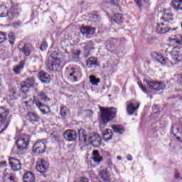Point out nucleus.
<instances>
[{
  "mask_svg": "<svg viewBox=\"0 0 182 182\" xmlns=\"http://www.w3.org/2000/svg\"><path fill=\"white\" fill-rule=\"evenodd\" d=\"M63 136L67 141H75L77 139V132L75 130L68 129L63 133Z\"/></svg>",
  "mask_w": 182,
  "mask_h": 182,
  "instance_id": "11",
  "label": "nucleus"
},
{
  "mask_svg": "<svg viewBox=\"0 0 182 182\" xmlns=\"http://www.w3.org/2000/svg\"><path fill=\"white\" fill-rule=\"evenodd\" d=\"M136 3V5L139 6V9H141L143 8V6L141 5L142 1L141 0H134Z\"/></svg>",
  "mask_w": 182,
  "mask_h": 182,
  "instance_id": "44",
  "label": "nucleus"
},
{
  "mask_svg": "<svg viewBox=\"0 0 182 182\" xmlns=\"http://www.w3.org/2000/svg\"><path fill=\"white\" fill-rule=\"evenodd\" d=\"M154 107L155 108V109H159L160 107H159V105H154Z\"/></svg>",
  "mask_w": 182,
  "mask_h": 182,
  "instance_id": "56",
  "label": "nucleus"
},
{
  "mask_svg": "<svg viewBox=\"0 0 182 182\" xmlns=\"http://www.w3.org/2000/svg\"><path fill=\"white\" fill-rule=\"evenodd\" d=\"M38 99L36 98V96H33V100H32V98H30L29 96L23 95L22 98L23 105H25L26 107H31V106L35 105V106L39 109L43 114H46L48 112H50V108H49V107L41 102H44V103H46L47 102H50V98L48 97L46 92L43 91L38 92Z\"/></svg>",
  "mask_w": 182,
  "mask_h": 182,
  "instance_id": "1",
  "label": "nucleus"
},
{
  "mask_svg": "<svg viewBox=\"0 0 182 182\" xmlns=\"http://www.w3.org/2000/svg\"><path fill=\"white\" fill-rule=\"evenodd\" d=\"M9 163L13 171H19L22 168L21 161L15 158H9Z\"/></svg>",
  "mask_w": 182,
  "mask_h": 182,
  "instance_id": "14",
  "label": "nucleus"
},
{
  "mask_svg": "<svg viewBox=\"0 0 182 182\" xmlns=\"http://www.w3.org/2000/svg\"><path fill=\"white\" fill-rule=\"evenodd\" d=\"M80 53H82V51H80V50H73V58L74 59H79V56H80Z\"/></svg>",
  "mask_w": 182,
  "mask_h": 182,
  "instance_id": "39",
  "label": "nucleus"
},
{
  "mask_svg": "<svg viewBox=\"0 0 182 182\" xmlns=\"http://www.w3.org/2000/svg\"><path fill=\"white\" fill-rule=\"evenodd\" d=\"M4 130V129H2V130L0 131V133H2V131Z\"/></svg>",
  "mask_w": 182,
  "mask_h": 182,
  "instance_id": "61",
  "label": "nucleus"
},
{
  "mask_svg": "<svg viewBox=\"0 0 182 182\" xmlns=\"http://www.w3.org/2000/svg\"><path fill=\"white\" fill-rule=\"evenodd\" d=\"M102 134L105 141H109L113 137V132L111 129H105Z\"/></svg>",
  "mask_w": 182,
  "mask_h": 182,
  "instance_id": "28",
  "label": "nucleus"
},
{
  "mask_svg": "<svg viewBox=\"0 0 182 182\" xmlns=\"http://www.w3.org/2000/svg\"><path fill=\"white\" fill-rule=\"evenodd\" d=\"M8 96H9L11 100H15L16 99V92L14 90H10L8 92Z\"/></svg>",
  "mask_w": 182,
  "mask_h": 182,
  "instance_id": "36",
  "label": "nucleus"
},
{
  "mask_svg": "<svg viewBox=\"0 0 182 182\" xmlns=\"http://www.w3.org/2000/svg\"><path fill=\"white\" fill-rule=\"evenodd\" d=\"M144 2H149V0H144Z\"/></svg>",
  "mask_w": 182,
  "mask_h": 182,
  "instance_id": "60",
  "label": "nucleus"
},
{
  "mask_svg": "<svg viewBox=\"0 0 182 182\" xmlns=\"http://www.w3.org/2000/svg\"><path fill=\"white\" fill-rule=\"evenodd\" d=\"M118 160H122V157L117 156Z\"/></svg>",
  "mask_w": 182,
  "mask_h": 182,
  "instance_id": "59",
  "label": "nucleus"
},
{
  "mask_svg": "<svg viewBox=\"0 0 182 182\" xmlns=\"http://www.w3.org/2000/svg\"><path fill=\"white\" fill-rule=\"evenodd\" d=\"M89 143L93 147H100L102 146V138L99 134H92L88 138Z\"/></svg>",
  "mask_w": 182,
  "mask_h": 182,
  "instance_id": "10",
  "label": "nucleus"
},
{
  "mask_svg": "<svg viewBox=\"0 0 182 182\" xmlns=\"http://www.w3.org/2000/svg\"><path fill=\"white\" fill-rule=\"evenodd\" d=\"M33 48V47L32 46V45L29 43L23 44V46L21 44L18 45V49L20 52H22L23 53H24L25 56H29L31 53H32Z\"/></svg>",
  "mask_w": 182,
  "mask_h": 182,
  "instance_id": "16",
  "label": "nucleus"
},
{
  "mask_svg": "<svg viewBox=\"0 0 182 182\" xmlns=\"http://www.w3.org/2000/svg\"><path fill=\"white\" fill-rule=\"evenodd\" d=\"M8 114H9L8 109L4 107H0V123L4 124V123L6 122Z\"/></svg>",
  "mask_w": 182,
  "mask_h": 182,
  "instance_id": "19",
  "label": "nucleus"
},
{
  "mask_svg": "<svg viewBox=\"0 0 182 182\" xmlns=\"http://www.w3.org/2000/svg\"><path fill=\"white\" fill-rule=\"evenodd\" d=\"M111 46H113V48L114 49V46L116 45V43H110Z\"/></svg>",
  "mask_w": 182,
  "mask_h": 182,
  "instance_id": "57",
  "label": "nucleus"
},
{
  "mask_svg": "<svg viewBox=\"0 0 182 182\" xmlns=\"http://www.w3.org/2000/svg\"><path fill=\"white\" fill-rule=\"evenodd\" d=\"M19 15V13L14 9H11L10 11H8L6 6H0V18H5L8 16L10 21H12L14 18H16Z\"/></svg>",
  "mask_w": 182,
  "mask_h": 182,
  "instance_id": "5",
  "label": "nucleus"
},
{
  "mask_svg": "<svg viewBox=\"0 0 182 182\" xmlns=\"http://www.w3.org/2000/svg\"><path fill=\"white\" fill-rule=\"evenodd\" d=\"M27 120L31 122V123H36L41 120V117L36 112H29L26 116Z\"/></svg>",
  "mask_w": 182,
  "mask_h": 182,
  "instance_id": "18",
  "label": "nucleus"
},
{
  "mask_svg": "<svg viewBox=\"0 0 182 182\" xmlns=\"http://www.w3.org/2000/svg\"><path fill=\"white\" fill-rule=\"evenodd\" d=\"M1 164H4L5 166V164H6V161L1 162Z\"/></svg>",
  "mask_w": 182,
  "mask_h": 182,
  "instance_id": "58",
  "label": "nucleus"
},
{
  "mask_svg": "<svg viewBox=\"0 0 182 182\" xmlns=\"http://www.w3.org/2000/svg\"><path fill=\"white\" fill-rule=\"evenodd\" d=\"M25 63H23V61H21L20 63L18 65H16L13 70L14 73H16V75H18V73H21V70L23 69Z\"/></svg>",
  "mask_w": 182,
  "mask_h": 182,
  "instance_id": "32",
  "label": "nucleus"
},
{
  "mask_svg": "<svg viewBox=\"0 0 182 182\" xmlns=\"http://www.w3.org/2000/svg\"><path fill=\"white\" fill-rule=\"evenodd\" d=\"M116 1H117V0H112V1H111V4H112V5H117V4H116Z\"/></svg>",
  "mask_w": 182,
  "mask_h": 182,
  "instance_id": "53",
  "label": "nucleus"
},
{
  "mask_svg": "<svg viewBox=\"0 0 182 182\" xmlns=\"http://www.w3.org/2000/svg\"><path fill=\"white\" fill-rule=\"evenodd\" d=\"M73 80H74V82H77V76L74 75L73 76Z\"/></svg>",
  "mask_w": 182,
  "mask_h": 182,
  "instance_id": "52",
  "label": "nucleus"
},
{
  "mask_svg": "<svg viewBox=\"0 0 182 182\" xmlns=\"http://www.w3.org/2000/svg\"><path fill=\"white\" fill-rule=\"evenodd\" d=\"M33 86H35V77H31L21 83V90L24 95H26V93H28L29 89Z\"/></svg>",
  "mask_w": 182,
  "mask_h": 182,
  "instance_id": "7",
  "label": "nucleus"
},
{
  "mask_svg": "<svg viewBox=\"0 0 182 182\" xmlns=\"http://www.w3.org/2000/svg\"><path fill=\"white\" fill-rule=\"evenodd\" d=\"M110 43H117V40H116V38H111L106 42V48L107 50H113V49H114L113 46H111Z\"/></svg>",
  "mask_w": 182,
  "mask_h": 182,
  "instance_id": "29",
  "label": "nucleus"
},
{
  "mask_svg": "<svg viewBox=\"0 0 182 182\" xmlns=\"http://www.w3.org/2000/svg\"><path fill=\"white\" fill-rule=\"evenodd\" d=\"M112 21L117 25H120V26H122V25H123V22H124V16L122 14H116L114 15Z\"/></svg>",
  "mask_w": 182,
  "mask_h": 182,
  "instance_id": "22",
  "label": "nucleus"
},
{
  "mask_svg": "<svg viewBox=\"0 0 182 182\" xmlns=\"http://www.w3.org/2000/svg\"><path fill=\"white\" fill-rule=\"evenodd\" d=\"M48 63H47V68L50 72H56L60 68V62L59 60L53 57L49 58Z\"/></svg>",
  "mask_w": 182,
  "mask_h": 182,
  "instance_id": "9",
  "label": "nucleus"
},
{
  "mask_svg": "<svg viewBox=\"0 0 182 182\" xmlns=\"http://www.w3.org/2000/svg\"><path fill=\"white\" fill-rule=\"evenodd\" d=\"M112 128L113 129L114 133H119V134H122V133H124V127L120 125H113Z\"/></svg>",
  "mask_w": 182,
  "mask_h": 182,
  "instance_id": "31",
  "label": "nucleus"
},
{
  "mask_svg": "<svg viewBox=\"0 0 182 182\" xmlns=\"http://www.w3.org/2000/svg\"><path fill=\"white\" fill-rule=\"evenodd\" d=\"M5 41H6V34L0 31V43H3Z\"/></svg>",
  "mask_w": 182,
  "mask_h": 182,
  "instance_id": "41",
  "label": "nucleus"
},
{
  "mask_svg": "<svg viewBox=\"0 0 182 182\" xmlns=\"http://www.w3.org/2000/svg\"><path fill=\"white\" fill-rule=\"evenodd\" d=\"M9 42L11 45L15 43V33L11 32L9 33Z\"/></svg>",
  "mask_w": 182,
  "mask_h": 182,
  "instance_id": "37",
  "label": "nucleus"
},
{
  "mask_svg": "<svg viewBox=\"0 0 182 182\" xmlns=\"http://www.w3.org/2000/svg\"><path fill=\"white\" fill-rule=\"evenodd\" d=\"M171 132L172 134L176 136V134H177V133H180V127H178V126H177V124H174L172 126Z\"/></svg>",
  "mask_w": 182,
  "mask_h": 182,
  "instance_id": "38",
  "label": "nucleus"
},
{
  "mask_svg": "<svg viewBox=\"0 0 182 182\" xmlns=\"http://www.w3.org/2000/svg\"><path fill=\"white\" fill-rule=\"evenodd\" d=\"M156 60L158 62L161 63V65H166V63H167V62L168 61V59H166L163 55L159 54L156 56Z\"/></svg>",
  "mask_w": 182,
  "mask_h": 182,
  "instance_id": "35",
  "label": "nucleus"
},
{
  "mask_svg": "<svg viewBox=\"0 0 182 182\" xmlns=\"http://www.w3.org/2000/svg\"><path fill=\"white\" fill-rule=\"evenodd\" d=\"M29 141H31V136L29 135L23 136L16 142L17 149L21 151L26 150V149H28V146H29Z\"/></svg>",
  "mask_w": 182,
  "mask_h": 182,
  "instance_id": "6",
  "label": "nucleus"
},
{
  "mask_svg": "<svg viewBox=\"0 0 182 182\" xmlns=\"http://www.w3.org/2000/svg\"><path fill=\"white\" fill-rule=\"evenodd\" d=\"M4 182H18L16 177L11 173H6L3 176Z\"/></svg>",
  "mask_w": 182,
  "mask_h": 182,
  "instance_id": "26",
  "label": "nucleus"
},
{
  "mask_svg": "<svg viewBox=\"0 0 182 182\" xmlns=\"http://www.w3.org/2000/svg\"><path fill=\"white\" fill-rule=\"evenodd\" d=\"M100 177L102 180V181H105V182L110 181V178H109V176L107 175V172L106 171H102L100 172Z\"/></svg>",
  "mask_w": 182,
  "mask_h": 182,
  "instance_id": "33",
  "label": "nucleus"
},
{
  "mask_svg": "<svg viewBox=\"0 0 182 182\" xmlns=\"http://www.w3.org/2000/svg\"><path fill=\"white\" fill-rule=\"evenodd\" d=\"M176 140L178 141H181V138H180V136H176Z\"/></svg>",
  "mask_w": 182,
  "mask_h": 182,
  "instance_id": "55",
  "label": "nucleus"
},
{
  "mask_svg": "<svg viewBox=\"0 0 182 182\" xmlns=\"http://www.w3.org/2000/svg\"><path fill=\"white\" fill-rule=\"evenodd\" d=\"M163 16L161 19L164 21V23H157L156 25V33H167L171 29V22H173V15L171 12L168 10H164L163 11Z\"/></svg>",
  "mask_w": 182,
  "mask_h": 182,
  "instance_id": "3",
  "label": "nucleus"
},
{
  "mask_svg": "<svg viewBox=\"0 0 182 182\" xmlns=\"http://www.w3.org/2000/svg\"><path fill=\"white\" fill-rule=\"evenodd\" d=\"M138 85H139L140 89L142 90V92H144V93H146V95H148L149 92H147V89H146V87H144V86H143V84L138 82Z\"/></svg>",
  "mask_w": 182,
  "mask_h": 182,
  "instance_id": "43",
  "label": "nucleus"
},
{
  "mask_svg": "<svg viewBox=\"0 0 182 182\" xmlns=\"http://www.w3.org/2000/svg\"><path fill=\"white\" fill-rule=\"evenodd\" d=\"M116 113L117 110L114 107L100 109V129L101 130H103L107 126V123L116 117Z\"/></svg>",
  "mask_w": 182,
  "mask_h": 182,
  "instance_id": "2",
  "label": "nucleus"
},
{
  "mask_svg": "<svg viewBox=\"0 0 182 182\" xmlns=\"http://www.w3.org/2000/svg\"><path fill=\"white\" fill-rule=\"evenodd\" d=\"M140 107V102H136L135 100H130L127 102V113L129 116L134 114V112Z\"/></svg>",
  "mask_w": 182,
  "mask_h": 182,
  "instance_id": "8",
  "label": "nucleus"
},
{
  "mask_svg": "<svg viewBox=\"0 0 182 182\" xmlns=\"http://www.w3.org/2000/svg\"><path fill=\"white\" fill-rule=\"evenodd\" d=\"M80 32L83 35V36H85V38L90 39V38L93 36L95 30L93 28L85 26L80 28Z\"/></svg>",
  "mask_w": 182,
  "mask_h": 182,
  "instance_id": "17",
  "label": "nucleus"
},
{
  "mask_svg": "<svg viewBox=\"0 0 182 182\" xmlns=\"http://www.w3.org/2000/svg\"><path fill=\"white\" fill-rule=\"evenodd\" d=\"M90 82L92 83V86H97V85L100 82V79L96 78L95 75H91L90 77Z\"/></svg>",
  "mask_w": 182,
  "mask_h": 182,
  "instance_id": "34",
  "label": "nucleus"
},
{
  "mask_svg": "<svg viewBox=\"0 0 182 182\" xmlns=\"http://www.w3.org/2000/svg\"><path fill=\"white\" fill-rule=\"evenodd\" d=\"M84 49L86 51L90 52V50H93L95 49V44L92 41H88L85 43Z\"/></svg>",
  "mask_w": 182,
  "mask_h": 182,
  "instance_id": "30",
  "label": "nucleus"
},
{
  "mask_svg": "<svg viewBox=\"0 0 182 182\" xmlns=\"http://www.w3.org/2000/svg\"><path fill=\"white\" fill-rule=\"evenodd\" d=\"M86 65L87 68H90L99 66V64L97 63V58L95 57H90L87 60Z\"/></svg>",
  "mask_w": 182,
  "mask_h": 182,
  "instance_id": "24",
  "label": "nucleus"
},
{
  "mask_svg": "<svg viewBox=\"0 0 182 182\" xmlns=\"http://www.w3.org/2000/svg\"><path fill=\"white\" fill-rule=\"evenodd\" d=\"M144 82L146 83L149 89L151 90H154V92H159L160 90H164L166 89V84L163 81H154V80H144Z\"/></svg>",
  "mask_w": 182,
  "mask_h": 182,
  "instance_id": "4",
  "label": "nucleus"
},
{
  "mask_svg": "<svg viewBox=\"0 0 182 182\" xmlns=\"http://www.w3.org/2000/svg\"><path fill=\"white\" fill-rule=\"evenodd\" d=\"M171 6L175 11H182V0H172Z\"/></svg>",
  "mask_w": 182,
  "mask_h": 182,
  "instance_id": "27",
  "label": "nucleus"
},
{
  "mask_svg": "<svg viewBox=\"0 0 182 182\" xmlns=\"http://www.w3.org/2000/svg\"><path fill=\"white\" fill-rule=\"evenodd\" d=\"M39 79L42 83H50V81L52 80L50 75H49V74L45 71L40 72Z\"/></svg>",
  "mask_w": 182,
  "mask_h": 182,
  "instance_id": "21",
  "label": "nucleus"
},
{
  "mask_svg": "<svg viewBox=\"0 0 182 182\" xmlns=\"http://www.w3.org/2000/svg\"><path fill=\"white\" fill-rule=\"evenodd\" d=\"M53 140L54 141H58L59 140V136L58 135H54V136H53Z\"/></svg>",
  "mask_w": 182,
  "mask_h": 182,
  "instance_id": "48",
  "label": "nucleus"
},
{
  "mask_svg": "<svg viewBox=\"0 0 182 182\" xmlns=\"http://www.w3.org/2000/svg\"><path fill=\"white\" fill-rule=\"evenodd\" d=\"M78 138L80 141H83V143H86L87 141V134H86V131L83 129H80L78 130Z\"/></svg>",
  "mask_w": 182,
  "mask_h": 182,
  "instance_id": "25",
  "label": "nucleus"
},
{
  "mask_svg": "<svg viewBox=\"0 0 182 182\" xmlns=\"http://www.w3.org/2000/svg\"><path fill=\"white\" fill-rule=\"evenodd\" d=\"M174 177L175 178H178L180 177V173L178 171H175Z\"/></svg>",
  "mask_w": 182,
  "mask_h": 182,
  "instance_id": "50",
  "label": "nucleus"
},
{
  "mask_svg": "<svg viewBox=\"0 0 182 182\" xmlns=\"http://www.w3.org/2000/svg\"><path fill=\"white\" fill-rule=\"evenodd\" d=\"M176 43H178V45H182V36H179V38L175 40Z\"/></svg>",
  "mask_w": 182,
  "mask_h": 182,
  "instance_id": "45",
  "label": "nucleus"
},
{
  "mask_svg": "<svg viewBox=\"0 0 182 182\" xmlns=\"http://www.w3.org/2000/svg\"><path fill=\"white\" fill-rule=\"evenodd\" d=\"M75 73H76V72L73 71L71 73H70V77L75 76Z\"/></svg>",
  "mask_w": 182,
  "mask_h": 182,
  "instance_id": "54",
  "label": "nucleus"
},
{
  "mask_svg": "<svg viewBox=\"0 0 182 182\" xmlns=\"http://www.w3.org/2000/svg\"><path fill=\"white\" fill-rule=\"evenodd\" d=\"M174 29H176V28H173L172 31H174Z\"/></svg>",
  "mask_w": 182,
  "mask_h": 182,
  "instance_id": "62",
  "label": "nucleus"
},
{
  "mask_svg": "<svg viewBox=\"0 0 182 182\" xmlns=\"http://www.w3.org/2000/svg\"><path fill=\"white\" fill-rule=\"evenodd\" d=\"M36 168L39 173H46V171H48V168H49V164H48L45 160L41 159L37 162Z\"/></svg>",
  "mask_w": 182,
  "mask_h": 182,
  "instance_id": "12",
  "label": "nucleus"
},
{
  "mask_svg": "<svg viewBox=\"0 0 182 182\" xmlns=\"http://www.w3.org/2000/svg\"><path fill=\"white\" fill-rule=\"evenodd\" d=\"M46 150V145L43 141L36 142L33 147V153H38V154H42L45 153Z\"/></svg>",
  "mask_w": 182,
  "mask_h": 182,
  "instance_id": "13",
  "label": "nucleus"
},
{
  "mask_svg": "<svg viewBox=\"0 0 182 182\" xmlns=\"http://www.w3.org/2000/svg\"><path fill=\"white\" fill-rule=\"evenodd\" d=\"M178 83L182 86V75H178Z\"/></svg>",
  "mask_w": 182,
  "mask_h": 182,
  "instance_id": "46",
  "label": "nucleus"
},
{
  "mask_svg": "<svg viewBox=\"0 0 182 182\" xmlns=\"http://www.w3.org/2000/svg\"><path fill=\"white\" fill-rule=\"evenodd\" d=\"M23 182H35V174H33V173L31 171L26 172L23 176Z\"/></svg>",
  "mask_w": 182,
  "mask_h": 182,
  "instance_id": "23",
  "label": "nucleus"
},
{
  "mask_svg": "<svg viewBox=\"0 0 182 182\" xmlns=\"http://www.w3.org/2000/svg\"><path fill=\"white\" fill-rule=\"evenodd\" d=\"M80 182H88L87 178H81Z\"/></svg>",
  "mask_w": 182,
  "mask_h": 182,
  "instance_id": "51",
  "label": "nucleus"
},
{
  "mask_svg": "<svg viewBox=\"0 0 182 182\" xmlns=\"http://www.w3.org/2000/svg\"><path fill=\"white\" fill-rule=\"evenodd\" d=\"M13 26H14V28H19L21 26V23H19V22H14L13 23Z\"/></svg>",
  "mask_w": 182,
  "mask_h": 182,
  "instance_id": "47",
  "label": "nucleus"
},
{
  "mask_svg": "<svg viewBox=\"0 0 182 182\" xmlns=\"http://www.w3.org/2000/svg\"><path fill=\"white\" fill-rule=\"evenodd\" d=\"M47 48H48V43H46V41H43L40 47V50L43 52L47 49Z\"/></svg>",
  "mask_w": 182,
  "mask_h": 182,
  "instance_id": "42",
  "label": "nucleus"
},
{
  "mask_svg": "<svg viewBox=\"0 0 182 182\" xmlns=\"http://www.w3.org/2000/svg\"><path fill=\"white\" fill-rule=\"evenodd\" d=\"M60 113L62 117H66V115L68 114V107H61Z\"/></svg>",
  "mask_w": 182,
  "mask_h": 182,
  "instance_id": "40",
  "label": "nucleus"
},
{
  "mask_svg": "<svg viewBox=\"0 0 182 182\" xmlns=\"http://www.w3.org/2000/svg\"><path fill=\"white\" fill-rule=\"evenodd\" d=\"M127 160H128L129 161H132V160H133V158L132 157V155L128 154L127 156Z\"/></svg>",
  "mask_w": 182,
  "mask_h": 182,
  "instance_id": "49",
  "label": "nucleus"
},
{
  "mask_svg": "<svg viewBox=\"0 0 182 182\" xmlns=\"http://www.w3.org/2000/svg\"><path fill=\"white\" fill-rule=\"evenodd\" d=\"M92 160L97 164H100L103 161V156L100 155L98 150L92 151Z\"/></svg>",
  "mask_w": 182,
  "mask_h": 182,
  "instance_id": "20",
  "label": "nucleus"
},
{
  "mask_svg": "<svg viewBox=\"0 0 182 182\" xmlns=\"http://www.w3.org/2000/svg\"><path fill=\"white\" fill-rule=\"evenodd\" d=\"M172 58L176 62H181L182 60V48L174 47L171 53Z\"/></svg>",
  "mask_w": 182,
  "mask_h": 182,
  "instance_id": "15",
  "label": "nucleus"
}]
</instances>
